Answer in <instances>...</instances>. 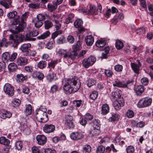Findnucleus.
I'll return each mask as SVG.
<instances>
[{
	"mask_svg": "<svg viewBox=\"0 0 153 153\" xmlns=\"http://www.w3.org/2000/svg\"><path fill=\"white\" fill-rule=\"evenodd\" d=\"M21 124V129L23 131H26L29 130V128L27 127V125L25 123H23L22 122L20 123Z\"/></svg>",
	"mask_w": 153,
	"mask_h": 153,
	"instance_id": "6e6d98bb",
	"label": "nucleus"
},
{
	"mask_svg": "<svg viewBox=\"0 0 153 153\" xmlns=\"http://www.w3.org/2000/svg\"><path fill=\"white\" fill-rule=\"evenodd\" d=\"M80 86L81 84L79 80L72 78L68 79L63 88L66 94H70L77 91Z\"/></svg>",
	"mask_w": 153,
	"mask_h": 153,
	"instance_id": "f03ea898",
	"label": "nucleus"
},
{
	"mask_svg": "<svg viewBox=\"0 0 153 153\" xmlns=\"http://www.w3.org/2000/svg\"><path fill=\"white\" fill-rule=\"evenodd\" d=\"M95 83V81L94 80L92 79H89L88 80L87 86L90 87L94 85Z\"/></svg>",
	"mask_w": 153,
	"mask_h": 153,
	"instance_id": "13d9d810",
	"label": "nucleus"
},
{
	"mask_svg": "<svg viewBox=\"0 0 153 153\" xmlns=\"http://www.w3.org/2000/svg\"><path fill=\"white\" fill-rule=\"evenodd\" d=\"M132 82L131 81H128L127 82H125L116 79L113 82V85L114 86H117L119 88H125L127 87L128 85H131L132 84Z\"/></svg>",
	"mask_w": 153,
	"mask_h": 153,
	"instance_id": "9d476101",
	"label": "nucleus"
},
{
	"mask_svg": "<svg viewBox=\"0 0 153 153\" xmlns=\"http://www.w3.org/2000/svg\"><path fill=\"white\" fill-rule=\"evenodd\" d=\"M4 92L9 96H12L14 94V88L9 83L5 84L4 86Z\"/></svg>",
	"mask_w": 153,
	"mask_h": 153,
	"instance_id": "9b49d317",
	"label": "nucleus"
},
{
	"mask_svg": "<svg viewBox=\"0 0 153 153\" xmlns=\"http://www.w3.org/2000/svg\"><path fill=\"white\" fill-rule=\"evenodd\" d=\"M83 23V22L82 19H77L75 21L74 25L75 27L78 28L81 27Z\"/></svg>",
	"mask_w": 153,
	"mask_h": 153,
	"instance_id": "ea45409f",
	"label": "nucleus"
},
{
	"mask_svg": "<svg viewBox=\"0 0 153 153\" xmlns=\"http://www.w3.org/2000/svg\"><path fill=\"white\" fill-rule=\"evenodd\" d=\"M96 7L93 5H90V10H88V14L93 15L96 13Z\"/></svg>",
	"mask_w": 153,
	"mask_h": 153,
	"instance_id": "f704fd0d",
	"label": "nucleus"
},
{
	"mask_svg": "<svg viewBox=\"0 0 153 153\" xmlns=\"http://www.w3.org/2000/svg\"><path fill=\"white\" fill-rule=\"evenodd\" d=\"M152 99L151 98H142L138 102L137 106L139 108H143L149 106L152 104Z\"/></svg>",
	"mask_w": 153,
	"mask_h": 153,
	"instance_id": "20e7f679",
	"label": "nucleus"
},
{
	"mask_svg": "<svg viewBox=\"0 0 153 153\" xmlns=\"http://www.w3.org/2000/svg\"><path fill=\"white\" fill-rule=\"evenodd\" d=\"M98 95V92L97 91H94L91 93L89 95V97L91 99L95 100L97 98Z\"/></svg>",
	"mask_w": 153,
	"mask_h": 153,
	"instance_id": "c9c22d12",
	"label": "nucleus"
},
{
	"mask_svg": "<svg viewBox=\"0 0 153 153\" xmlns=\"http://www.w3.org/2000/svg\"><path fill=\"white\" fill-rule=\"evenodd\" d=\"M47 65V62L45 61L41 60L39 61L37 64V67L40 69H42L46 68Z\"/></svg>",
	"mask_w": 153,
	"mask_h": 153,
	"instance_id": "bb28decb",
	"label": "nucleus"
},
{
	"mask_svg": "<svg viewBox=\"0 0 153 153\" xmlns=\"http://www.w3.org/2000/svg\"><path fill=\"white\" fill-rule=\"evenodd\" d=\"M20 101L18 99L15 98L12 102L11 105L13 107H15L18 106L20 104Z\"/></svg>",
	"mask_w": 153,
	"mask_h": 153,
	"instance_id": "79ce46f5",
	"label": "nucleus"
},
{
	"mask_svg": "<svg viewBox=\"0 0 153 153\" xmlns=\"http://www.w3.org/2000/svg\"><path fill=\"white\" fill-rule=\"evenodd\" d=\"M32 111V107L29 104L26 106L25 109L24 111L25 113L27 116L31 114Z\"/></svg>",
	"mask_w": 153,
	"mask_h": 153,
	"instance_id": "c03bdc74",
	"label": "nucleus"
},
{
	"mask_svg": "<svg viewBox=\"0 0 153 153\" xmlns=\"http://www.w3.org/2000/svg\"><path fill=\"white\" fill-rule=\"evenodd\" d=\"M16 80L20 82H22L27 79V75H24L22 74H18L16 75Z\"/></svg>",
	"mask_w": 153,
	"mask_h": 153,
	"instance_id": "393cba45",
	"label": "nucleus"
},
{
	"mask_svg": "<svg viewBox=\"0 0 153 153\" xmlns=\"http://www.w3.org/2000/svg\"><path fill=\"white\" fill-rule=\"evenodd\" d=\"M10 54L9 53L6 52L3 53L2 55L3 59L4 60H9Z\"/></svg>",
	"mask_w": 153,
	"mask_h": 153,
	"instance_id": "4d7b16f0",
	"label": "nucleus"
},
{
	"mask_svg": "<svg viewBox=\"0 0 153 153\" xmlns=\"http://www.w3.org/2000/svg\"><path fill=\"white\" fill-rule=\"evenodd\" d=\"M115 46L117 49H120L123 47V43L122 41L119 40H117L116 42Z\"/></svg>",
	"mask_w": 153,
	"mask_h": 153,
	"instance_id": "09e8293b",
	"label": "nucleus"
},
{
	"mask_svg": "<svg viewBox=\"0 0 153 153\" xmlns=\"http://www.w3.org/2000/svg\"><path fill=\"white\" fill-rule=\"evenodd\" d=\"M144 87L142 85L138 86L135 88V91L138 96L141 95L144 91Z\"/></svg>",
	"mask_w": 153,
	"mask_h": 153,
	"instance_id": "a878e982",
	"label": "nucleus"
},
{
	"mask_svg": "<svg viewBox=\"0 0 153 153\" xmlns=\"http://www.w3.org/2000/svg\"><path fill=\"white\" fill-rule=\"evenodd\" d=\"M44 23L45 28L46 30L49 29L53 26L52 22L49 20L45 21Z\"/></svg>",
	"mask_w": 153,
	"mask_h": 153,
	"instance_id": "49530a36",
	"label": "nucleus"
},
{
	"mask_svg": "<svg viewBox=\"0 0 153 153\" xmlns=\"http://www.w3.org/2000/svg\"><path fill=\"white\" fill-rule=\"evenodd\" d=\"M33 153H43L42 151H40L38 148L36 146H33L32 148Z\"/></svg>",
	"mask_w": 153,
	"mask_h": 153,
	"instance_id": "774afa93",
	"label": "nucleus"
},
{
	"mask_svg": "<svg viewBox=\"0 0 153 153\" xmlns=\"http://www.w3.org/2000/svg\"><path fill=\"white\" fill-rule=\"evenodd\" d=\"M111 114V117H110L108 119L110 121H114L118 120L119 115L117 113L112 112Z\"/></svg>",
	"mask_w": 153,
	"mask_h": 153,
	"instance_id": "c756f323",
	"label": "nucleus"
},
{
	"mask_svg": "<svg viewBox=\"0 0 153 153\" xmlns=\"http://www.w3.org/2000/svg\"><path fill=\"white\" fill-rule=\"evenodd\" d=\"M126 115L128 118H130L133 117L134 116V114L133 111L128 109L126 112Z\"/></svg>",
	"mask_w": 153,
	"mask_h": 153,
	"instance_id": "3c124183",
	"label": "nucleus"
},
{
	"mask_svg": "<svg viewBox=\"0 0 153 153\" xmlns=\"http://www.w3.org/2000/svg\"><path fill=\"white\" fill-rule=\"evenodd\" d=\"M96 61L95 58L94 56H90L87 59H84L82 62V65L86 68L92 66Z\"/></svg>",
	"mask_w": 153,
	"mask_h": 153,
	"instance_id": "1a4fd4ad",
	"label": "nucleus"
},
{
	"mask_svg": "<svg viewBox=\"0 0 153 153\" xmlns=\"http://www.w3.org/2000/svg\"><path fill=\"white\" fill-rule=\"evenodd\" d=\"M74 15L73 14H69L65 21L66 24H68L70 22H72V19L74 18Z\"/></svg>",
	"mask_w": 153,
	"mask_h": 153,
	"instance_id": "8fccbe9b",
	"label": "nucleus"
},
{
	"mask_svg": "<svg viewBox=\"0 0 153 153\" xmlns=\"http://www.w3.org/2000/svg\"><path fill=\"white\" fill-rule=\"evenodd\" d=\"M100 128H93L89 131V134L93 136H96L98 135L100 133Z\"/></svg>",
	"mask_w": 153,
	"mask_h": 153,
	"instance_id": "cd10ccee",
	"label": "nucleus"
},
{
	"mask_svg": "<svg viewBox=\"0 0 153 153\" xmlns=\"http://www.w3.org/2000/svg\"><path fill=\"white\" fill-rule=\"evenodd\" d=\"M90 124L93 126V128H100V121L98 119H95L90 123Z\"/></svg>",
	"mask_w": 153,
	"mask_h": 153,
	"instance_id": "b1692460",
	"label": "nucleus"
},
{
	"mask_svg": "<svg viewBox=\"0 0 153 153\" xmlns=\"http://www.w3.org/2000/svg\"><path fill=\"white\" fill-rule=\"evenodd\" d=\"M57 53L64 59H71L74 60L73 57L74 55L71 54V52L68 51L67 50H64L62 48L59 49Z\"/></svg>",
	"mask_w": 153,
	"mask_h": 153,
	"instance_id": "39448f33",
	"label": "nucleus"
},
{
	"mask_svg": "<svg viewBox=\"0 0 153 153\" xmlns=\"http://www.w3.org/2000/svg\"><path fill=\"white\" fill-rule=\"evenodd\" d=\"M105 150V147L102 146H99L96 151L97 153H103Z\"/></svg>",
	"mask_w": 153,
	"mask_h": 153,
	"instance_id": "5fc2aeb1",
	"label": "nucleus"
},
{
	"mask_svg": "<svg viewBox=\"0 0 153 153\" xmlns=\"http://www.w3.org/2000/svg\"><path fill=\"white\" fill-rule=\"evenodd\" d=\"M36 22L35 24V27L37 28L40 27L43 25L42 21L38 20L36 19Z\"/></svg>",
	"mask_w": 153,
	"mask_h": 153,
	"instance_id": "0e129e2a",
	"label": "nucleus"
},
{
	"mask_svg": "<svg viewBox=\"0 0 153 153\" xmlns=\"http://www.w3.org/2000/svg\"><path fill=\"white\" fill-rule=\"evenodd\" d=\"M74 121L73 117L71 116L65 115V125L68 128L73 129L75 127Z\"/></svg>",
	"mask_w": 153,
	"mask_h": 153,
	"instance_id": "6e6552de",
	"label": "nucleus"
},
{
	"mask_svg": "<svg viewBox=\"0 0 153 153\" xmlns=\"http://www.w3.org/2000/svg\"><path fill=\"white\" fill-rule=\"evenodd\" d=\"M36 138L37 143L40 145H44L47 141V137L43 135H38Z\"/></svg>",
	"mask_w": 153,
	"mask_h": 153,
	"instance_id": "4468645a",
	"label": "nucleus"
},
{
	"mask_svg": "<svg viewBox=\"0 0 153 153\" xmlns=\"http://www.w3.org/2000/svg\"><path fill=\"white\" fill-rule=\"evenodd\" d=\"M141 82L143 85H146L148 84L149 81L147 78L144 77L141 79Z\"/></svg>",
	"mask_w": 153,
	"mask_h": 153,
	"instance_id": "69168bd1",
	"label": "nucleus"
},
{
	"mask_svg": "<svg viewBox=\"0 0 153 153\" xmlns=\"http://www.w3.org/2000/svg\"><path fill=\"white\" fill-rule=\"evenodd\" d=\"M33 75L35 77H37L40 80H42L44 77V74L40 72L37 71L33 73Z\"/></svg>",
	"mask_w": 153,
	"mask_h": 153,
	"instance_id": "4c0bfd02",
	"label": "nucleus"
},
{
	"mask_svg": "<svg viewBox=\"0 0 153 153\" xmlns=\"http://www.w3.org/2000/svg\"><path fill=\"white\" fill-rule=\"evenodd\" d=\"M85 42L88 46L91 45L94 42V38L91 35L86 36L85 38Z\"/></svg>",
	"mask_w": 153,
	"mask_h": 153,
	"instance_id": "6ab92c4d",
	"label": "nucleus"
},
{
	"mask_svg": "<svg viewBox=\"0 0 153 153\" xmlns=\"http://www.w3.org/2000/svg\"><path fill=\"white\" fill-rule=\"evenodd\" d=\"M42 152L43 153H56V151L55 150H52L50 149H42Z\"/></svg>",
	"mask_w": 153,
	"mask_h": 153,
	"instance_id": "bf43d9fd",
	"label": "nucleus"
},
{
	"mask_svg": "<svg viewBox=\"0 0 153 153\" xmlns=\"http://www.w3.org/2000/svg\"><path fill=\"white\" fill-rule=\"evenodd\" d=\"M11 113L8 111H4L1 115V117L3 119H5L7 117L10 118L12 116Z\"/></svg>",
	"mask_w": 153,
	"mask_h": 153,
	"instance_id": "7c9ffc66",
	"label": "nucleus"
},
{
	"mask_svg": "<svg viewBox=\"0 0 153 153\" xmlns=\"http://www.w3.org/2000/svg\"><path fill=\"white\" fill-rule=\"evenodd\" d=\"M36 117L41 123H45L48 120V116L46 112H43L41 110L36 111Z\"/></svg>",
	"mask_w": 153,
	"mask_h": 153,
	"instance_id": "7ed1b4c3",
	"label": "nucleus"
},
{
	"mask_svg": "<svg viewBox=\"0 0 153 153\" xmlns=\"http://www.w3.org/2000/svg\"><path fill=\"white\" fill-rule=\"evenodd\" d=\"M55 43L53 39L51 40L46 44V48L49 49H51L53 48Z\"/></svg>",
	"mask_w": 153,
	"mask_h": 153,
	"instance_id": "a18cd8bd",
	"label": "nucleus"
},
{
	"mask_svg": "<svg viewBox=\"0 0 153 153\" xmlns=\"http://www.w3.org/2000/svg\"><path fill=\"white\" fill-rule=\"evenodd\" d=\"M27 58L25 57H18L17 59L16 63L19 66H23L28 63Z\"/></svg>",
	"mask_w": 153,
	"mask_h": 153,
	"instance_id": "ddd939ff",
	"label": "nucleus"
},
{
	"mask_svg": "<svg viewBox=\"0 0 153 153\" xmlns=\"http://www.w3.org/2000/svg\"><path fill=\"white\" fill-rule=\"evenodd\" d=\"M122 92L120 90H118L115 92H112L111 94V96L113 99L117 98L120 100L121 98Z\"/></svg>",
	"mask_w": 153,
	"mask_h": 153,
	"instance_id": "412c9836",
	"label": "nucleus"
},
{
	"mask_svg": "<svg viewBox=\"0 0 153 153\" xmlns=\"http://www.w3.org/2000/svg\"><path fill=\"white\" fill-rule=\"evenodd\" d=\"M31 46V45L30 43L24 44L21 45L20 49L22 52H26L27 53L28 51H29Z\"/></svg>",
	"mask_w": 153,
	"mask_h": 153,
	"instance_id": "aec40b11",
	"label": "nucleus"
},
{
	"mask_svg": "<svg viewBox=\"0 0 153 153\" xmlns=\"http://www.w3.org/2000/svg\"><path fill=\"white\" fill-rule=\"evenodd\" d=\"M70 137L74 140H78L82 138L83 135L79 132H73L70 134Z\"/></svg>",
	"mask_w": 153,
	"mask_h": 153,
	"instance_id": "a211bd4d",
	"label": "nucleus"
},
{
	"mask_svg": "<svg viewBox=\"0 0 153 153\" xmlns=\"http://www.w3.org/2000/svg\"><path fill=\"white\" fill-rule=\"evenodd\" d=\"M60 60L59 59H56L55 60H51L50 62L48 64V68L50 69H54L56 64L60 62Z\"/></svg>",
	"mask_w": 153,
	"mask_h": 153,
	"instance_id": "4be33fe9",
	"label": "nucleus"
},
{
	"mask_svg": "<svg viewBox=\"0 0 153 153\" xmlns=\"http://www.w3.org/2000/svg\"><path fill=\"white\" fill-rule=\"evenodd\" d=\"M10 143V141L4 137H0V143L4 145H7Z\"/></svg>",
	"mask_w": 153,
	"mask_h": 153,
	"instance_id": "c85d7f7f",
	"label": "nucleus"
},
{
	"mask_svg": "<svg viewBox=\"0 0 153 153\" xmlns=\"http://www.w3.org/2000/svg\"><path fill=\"white\" fill-rule=\"evenodd\" d=\"M104 74L106 76L109 77H111L113 74L112 71L109 69H105Z\"/></svg>",
	"mask_w": 153,
	"mask_h": 153,
	"instance_id": "de8ad7c7",
	"label": "nucleus"
},
{
	"mask_svg": "<svg viewBox=\"0 0 153 153\" xmlns=\"http://www.w3.org/2000/svg\"><path fill=\"white\" fill-rule=\"evenodd\" d=\"M126 152L127 153H134V148L132 146H128L126 148Z\"/></svg>",
	"mask_w": 153,
	"mask_h": 153,
	"instance_id": "052dcab7",
	"label": "nucleus"
},
{
	"mask_svg": "<svg viewBox=\"0 0 153 153\" xmlns=\"http://www.w3.org/2000/svg\"><path fill=\"white\" fill-rule=\"evenodd\" d=\"M15 146L16 149L18 150H21L22 147V143L21 141H18L16 143Z\"/></svg>",
	"mask_w": 153,
	"mask_h": 153,
	"instance_id": "864d4df0",
	"label": "nucleus"
},
{
	"mask_svg": "<svg viewBox=\"0 0 153 153\" xmlns=\"http://www.w3.org/2000/svg\"><path fill=\"white\" fill-rule=\"evenodd\" d=\"M31 35H32L30 32L26 34L25 36L24 35H23L24 36V37L23 38L22 40V41H22L24 38L25 40L32 41L35 40L36 39L35 38H32V36H31Z\"/></svg>",
	"mask_w": 153,
	"mask_h": 153,
	"instance_id": "a19ab883",
	"label": "nucleus"
},
{
	"mask_svg": "<svg viewBox=\"0 0 153 153\" xmlns=\"http://www.w3.org/2000/svg\"><path fill=\"white\" fill-rule=\"evenodd\" d=\"M17 56V53H13L11 55H10L9 61H13L16 58Z\"/></svg>",
	"mask_w": 153,
	"mask_h": 153,
	"instance_id": "680f3d73",
	"label": "nucleus"
},
{
	"mask_svg": "<svg viewBox=\"0 0 153 153\" xmlns=\"http://www.w3.org/2000/svg\"><path fill=\"white\" fill-rule=\"evenodd\" d=\"M28 13H25L22 15L21 17V21L18 24V26H16L15 30H9L8 31H10L12 34L9 36V39L12 40L14 46L18 45L20 42L22 40L24 36L23 35L18 34V33L23 31L24 29L26 26L25 21L28 16Z\"/></svg>",
	"mask_w": 153,
	"mask_h": 153,
	"instance_id": "f257e3e1",
	"label": "nucleus"
},
{
	"mask_svg": "<svg viewBox=\"0 0 153 153\" xmlns=\"http://www.w3.org/2000/svg\"><path fill=\"white\" fill-rule=\"evenodd\" d=\"M17 12L15 10L10 12L7 14V16L9 19H14L13 24L17 25L20 22V16L17 15Z\"/></svg>",
	"mask_w": 153,
	"mask_h": 153,
	"instance_id": "423d86ee",
	"label": "nucleus"
},
{
	"mask_svg": "<svg viewBox=\"0 0 153 153\" xmlns=\"http://www.w3.org/2000/svg\"><path fill=\"white\" fill-rule=\"evenodd\" d=\"M73 103L75 106L77 107H79L81 106L82 104V100H75L74 101Z\"/></svg>",
	"mask_w": 153,
	"mask_h": 153,
	"instance_id": "338daca9",
	"label": "nucleus"
},
{
	"mask_svg": "<svg viewBox=\"0 0 153 153\" xmlns=\"http://www.w3.org/2000/svg\"><path fill=\"white\" fill-rule=\"evenodd\" d=\"M62 33V31L59 30L54 32L52 35V39L54 40V39L59 34Z\"/></svg>",
	"mask_w": 153,
	"mask_h": 153,
	"instance_id": "e2e57ef3",
	"label": "nucleus"
},
{
	"mask_svg": "<svg viewBox=\"0 0 153 153\" xmlns=\"http://www.w3.org/2000/svg\"><path fill=\"white\" fill-rule=\"evenodd\" d=\"M50 34L49 31H47L40 36H37V38L38 39H44L48 37Z\"/></svg>",
	"mask_w": 153,
	"mask_h": 153,
	"instance_id": "2f4dec72",
	"label": "nucleus"
},
{
	"mask_svg": "<svg viewBox=\"0 0 153 153\" xmlns=\"http://www.w3.org/2000/svg\"><path fill=\"white\" fill-rule=\"evenodd\" d=\"M12 3V0H1L0 1V4L6 9L13 7Z\"/></svg>",
	"mask_w": 153,
	"mask_h": 153,
	"instance_id": "f3484780",
	"label": "nucleus"
},
{
	"mask_svg": "<svg viewBox=\"0 0 153 153\" xmlns=\"http://www.w3.org/2000/svg\"><path fill=\"white\" fill-rule=\"evenodd\" d=\"M58 5L55 2L53 3V4H49L48 5V10L52 12L57 8Z\"/></svg>",
	"mask_w": 153,
	"mask_h": 153,
	"instance_id": "473e14b6",
	"label": "nucleus"
},
{
	"mask_svg": "<svg viewBox=\"0 0 153 153\" xmlns=\"http://www.w3.org/2000/svg\"><path fill=\"white\" fill-rule=\"evenodd\" d=\"M114 69L117 72H120L122 71L123 66L121 65L118 64L114 66Z\"/></svg>",
	"mask_w": 153,
	"mask_h": 153,
	"instance_id": "603ef678",
	"label": "nucleus"
},
{
	"mask_svg": "<svg viewBox=\"0 0 153 153\" xmlns=\"http://www.w3.org/2000/svg\"><path fill=\"white\" fill-rule=\"evenodd\" d=\"M82 43L80 41H78L76 43V44L73 45L72 47V51L71 52V54L74 55L73 59L74 60L76 56L78 55L77 51H79L81 50L82 47Z\"/></svg>",
	"mask_w": 153,
	"mask_h": 153,
	"instance_id": "0eeeda50",
	"label": "nucleus"
},
{
	"mask_svg": "<svg viewBox=\"0 0 153 153\" xmlns=\"http://www.w3.org/2000/svg\"><path fill=\"white\" fill-rule=\"evenodd\" d=\"M47 77L48 79L51 82L53 80H55L56 79V75L54 73L48 74Z\"/></svg>",
	"mask_w": 153,
	"mask_h": 153,
	"instance_id": "37998d69",
	"label": "nucleus"
},
{
	"mask_svg": "<svg viewBox=\"0 0 153 153\" xmlns=\"http://www.w3.org/2000/svg\"><path fill=\"white\" fill-rule=\"evenodd\" d=\"M8 68L9 71L10 72H13L15 71L17 68V65L14 63L10 64Z\"/></svg>",
	"mask_w": 153,
	"mask_h": 153,
	"instance_id": "72a5a7b5",
	"label": "nucleus"
},
{
	"mask_svg": "<svg viewBox=\"0 0 153 153\" xmlns=\"http://www.w3.org/2000/svg\"><path fill=\"white\" fill-rule=\"evenodd\" d=\"M124 102L123 98H121L113 103V106L114 108L117 111L119 110L121 107L123 106Z\"/></svg>",
	"mask_w": 153,
	"mask_h": 153,
	"instance_id": "f8f14e48",
	"label": "nucleus"
},
{
	"mask_svg": "<svg viewBox=\"0 0 153 153\" xmlns=\"http://www.w3.org/2000/svg\"><path fill=\"white\" fill-rule=\"evenodd\" d=\"M106 42L104 39L98 40L96 43V45L98 47H102L105 45Z\"/></svg>",
	"mask_w": 153,
	"mask_h": 153,
	"instance_id": "e433bc0d",
	"label": "nucleus"
},
{
	"mask_svg": "<svg viewBox=\"0 0 153 153\" xmlns=\"http://www.w3.org/2000/svg\"><path fill=\"white\" fill-rule=\"evenodd\" d=\"M110 49L108 47H105L104 48L102 53V56L101 57L102 58H106L107 57V54L109 52Z\"/></svg>",
	"mask_w": 153,
	"mask_h": 153,
	"instance_id": "58836bf2",
	"label": "nucleus"
},
{
	"mask_svg": "<svg viewBox=\"0 0 153 153\" xmlns=\"http://www.w3.org/2000/svg\"><path fill=\"white\" fill-rule=\"evenodd\" d=\"M101 114L103 115H106L109 111V108L108 105L105 103L102 106L101 109Z\"/></svg>",
	"mask_w": 153,
	"mask_h": 153,
	"instance_id": "5701e85b",
	"label": "nucleus"
},
{
	"mask_svg": "<svg viewBox=\"0 0 153 153\" xmlns=\"http://www.w3.org/2000/svg\"><path fill=\"white\" fill-rule=\"evenodd\" d=\"M137 61L138 62L137 64L131 62V65L134 72L138 74L139 73L140 68L141 66V64L139 60H138Z\"/></svg>",
	"mask_w": 153,
	"mask_h": 153,
	"instance_id": "dca6fc26",
	"label": "nucleus"
},
{
	"mask_svg": "<svg viewBox=\"0 0 153 153\" xmlns=\"http://www.w3.org/2000/svg\"><path fill=\"white\" fill-rule=\"evenodd\" d=\"M55 128V126L53 125L45 124L43 127L44 131L46 133H50L53 132Z\"/></svg>",
	"mask_w": 153,
	"mask_h": 153,
	"instance_id": "2eb2a0df",
	"label": "nucleus"
}]
</instances>
